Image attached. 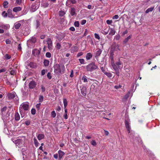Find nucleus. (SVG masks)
I'll list each match as a JSON object with an SVG mask.
<instances>
[{
	"instance_id": "nucleus-5",
	"label": "nucleus",
	"mask_w": 160,
	"mask_h": 160,
	"mask_svg": "<svg viewBox=\"0 0 160 160\" xmlns=\"http://www.w3.org/2000/svg\"><path fill=\"white\" fill-rule=\"evenodd\" d=\"M47 42L48 49L49 50H52V49L53 45L51 39L50 38H48Z\"/></svg>"
},
{
	"instance_id": "nucleus-41",
	"label": "nucleus",
	"mask_w": 160,
	"mask_h": 160,
	"mask_svg": "<svg viewBox=\"0 0 160 160\" xmlns=\"http://www.w3.org/2000/svg\"><path fill=\"white\" fill-rule=\"evenodd\" d=\"M94 37L96 38L98 40H99L100 39V37L99 35L97 33H95L94 34Z\"/></svg>"
},
{
	"instance_id": "nucleus-9",
	"label": "nucleus",
	"mask_w": 160,
	"mask_h": 160,
	"mask_svg": "<svg viewBox=\"0 0 160 160\" xmlns=\"http://www.w3.org/2000/svg\"><path fill=\"white\" fill-rule=\"evenodd\" d=\"M65 37V34L64 33H60L57 34L56 36V38H57L59 41H61Z\"/></svg>"
},
{
	"instance_id": "nucleus-49",
	"label": "nucleus",
	"mask_w": 160,
	"mask_h": 160,
	"mask_svg": "<svg viewBox=\"0 0 160 160\" xmlns=\"http://www.w3.org/2000/svg\"><path fill=\"white\" fill-rule=\"evenodd\" d=\"M129 94H130V92H128V93L126 95H125V96H124V98L125 99H127L129 97Z\"/></svg>"
},
{
	"instance_id": "nucleus-18",
	"label": "nucleus",
	"mask_w": 160,
	"mask_h": 160,
	"mask_svg": "<svg viewBox=\"0 0 160 160\" xmlns=\"http://www.w3.org/2000/svg\"><path fill=\"white\" fill-rule=\"evenodd\" d=\"M70 13L72 16L76 14L75 8H71Z\"/></svg>"
},
{
	"instance_id": "nucleus-36",
	"label": "nucleus",
	"mask_w": 160,
	"mask_h": 160,
	"mask_svg": "<svg viewBox=\"0 0 160 160\" xmlns=\"http://www.w3.org/2000/svg\"><path fill=\"white\" fill-rule=\"evenodd\" d=\"M120 35H117L115 36L114 39L116 40H118L120 39Z\"/></svg>"
},
{
	"instance_id": "nucleus-11",
	"label": "nucleus",
	"mask_w": 160,
	"mask_h": 160,
	"mask_svg": "<svg viewBox=\"0 0 160 160\" xmlns=\"http://www.w3.org/2000/svg\"><path fill=\"white\" fill-rule=\"evenodd\" d=\"M132 37V35H130L128 36V37L124 39L123 42V44L126 45L127 44V43L128 42L129 40H130Z\"/></svg>"
},
{
	"instance_id": "nucleus-60",
	"label": "nucleus",
	"mask_w": 160,
	"mask_h": 160,
	"mask_svg": "<svg viewBox=\"0 0 160 160\" xmlns=\"http://www.w3.org/2000/svg\"><path fill=\"white\" fill-rule=\"evenodd\" d=\"M121 87H122V86L121 85H119L118 86V85L115 86H114V88L116 89H118L120 88H121Z\"/></svg>"
},
{
	"instance_id": "nucleus-16",
	"label": "nucleus",
	"mask_w": 160,
	"mask_h": 160,
	"mask_svg": "<svg viewBox=\"0 0 160 160\" xmlns=\"http://www.w3.org/2000/svg\"><path fill=\"white\" fill-rule=\"evenodd\" d=\"M92 55L90 52L88 53L86 55V58L87 60H90L92 57Z\"/></svg>"
},
{
	"instance_id": "nucleus-4",
	"label": "nucleus",
	"mask_w": 160,
	"mask_h": 160,
	"mask_svg": "<svg viewBox=\"0 0 160 160\" xmlns=\"http://www.w3.org/2000/svg\"><path fill=\"white\" fill-rule=\"evenodd\" d=\"M36 85L37 83L35 81L32 80L29 82L28 84L29 88L30 89L35 88L36 90H37V89L36 88Z\"/></svg>"
},
{
	"instance_id": "nucleus-17",
	"label": "nucleus",
	"mask_w": 160,
	"mask_h": 160,
	"mask_svg": "<svg viewBox=\"0 0 160 160\" xmlns=\"http://www.w3.org/2000/svg\"><path fill=\"white\" fill-rule=\"evenodd\" d=\"M109 29L110 30V31L109 34L111 35H114L116 32L115 30L112 28H110Z\"/></svg>"
},
{
	"instance_id": "nucleus-63",
	"label": "nucleus",
	"mask_w": 160,
	"mask_h": 160,
	"mask_svg": "<svg viewBox=\"0 0 160 160\" xmlns=\"http://www.w3.org/2000/svg\"><path fill=\"white\" fill-rule=\"evenodd\" d=\"M11 41L8 39H7L6 41V42L7 44H10L11 43Z\"/></svg>"
},
{
	"instance_id": "nucleus-51",
	"label": "nucleus",
	"mask_w": 160,
	"mask_h": 160,
	"mask_svg": "<svg viewBox=\"0 0 160 160\" xmlns=\"http://www.w3.org/2000/svg\"><path fill=\"white\" fill-rule=\"evenodd\" d=\"M25 123L26 125L28 126L30 124V120H27L25 121Z\"/></svg>"
},
{
	"instance_id": "nucleus-14",
	"label": "nucleus",
	"mask_w": 160,
	"mask_h": 160,
	"mask_svg": "<svg viewBox=\"0 0 160 160\" xmlns=\"http://www.w3.org/2000/svg\"><path fill=\"white\" fill-rule=\"evenodd\" d=\"M22 22V21H19L18 22H16L14 24V28L16 29H18L20 28L21 26V24L20 23H19V22Z\"/></svg>"
},
{
	"instance_id": "nucleus-12",
	"label": "nucleus",
	"mask_w": 160,
	"mask_h": 160,
	"mask_svg": "<svg viewBox=\"0 0 160 160\" xmlns=\"http://www.w3.org/2000/svg\"><path fill=\"white\" fill-rule=\"evenodd\" d=\"M58 154L59 158V159L60 160L64 155L65 153L63 151H62L61 150H59L58 151Z\"/></svg>"
},
{
	"instance_id": "nucleus-46",
	"label": "nucleus",
	"mask_w": 160,
	"mask_h": 160,
	"mask_svg": "<svg viewBox=\"0 0 160 160\" xmlns=\"http://www.w3.org/2000/svg\"><path fill=\"white\" fill-rule=\"evenodd\" d=\"M47 77L49 79H51L52 78L51 73L50 72H48L47 74Z\"/></svg>"
},
{
	"instance_id": "nucleus-25",
	"label": "nucleus",
	"mask_w": 160,
	"mask_h": 160,
	"mask_svg": "<svg viewBox=\"0 0 160 160\" xmlns=\"http://www.w3.org/2000/svg\"><path fill=\"white\" fill-rule=\"evenodd\" d=\"M66 14V12L62 11H60L59 12V16L60 17L64 16Z\"/></svg>"
},
{
	"instance_id": "nucleus-58",
	"label": "nucleus",
	"mask_w": 160,
	"mask_h": 160,
	"mask_svg": "<svg viewBox=\"0 0 160 160\" xmlns=\"http://www.w3.org/2000/svg\"><path fill=\"white\" fill-rule=\"evenodd\" d=\"M121 62L120 61V60H119L118 62H117L115 63V65L117 66H119V65H121Z\"/></svg>"
},
{
	"instance_id": "nucleus-64",
	"label": "nucleus",
	"mask_w": 160,
	"mask_h": 160,
	"mask_svg": "<svg viewBox=\"0 0 160 160\" xmlns=\"http://www.w3.org/2000/svg\"><path fill=\"white\" fill-rule=\"evenodd\" d=\"M128 32V31L127 29H126L122 33V36H124L125 34H126Z\"/></svg>"
},
{
	"instance_id": "nucleus-48",
	"label": "nucleus",
	"mask_w": 160,
	"mask_h": 160,
	"mask_svg": "<svg viewBox=\"0 0 160 160\" xmlns=\"http://www.w3.org/2000/svg\"><path fill=\"white\" fill-rule=\"evenodd\" d=\"M10 73L12 75H14L16 74V72L14 70H12L10 71Z\"/></svg>"
},
{
	"instance_id": "nucleus-50",
	"label": "nucleus",
	"mask_w": 160,
	"mask_h": 160,
	"mask_svg": "<svg viewBox=\"0 0 160 160\" xmlns=\"http://www.w3.org/2000/svg\"><path fill=\"white\" fill-rule=\"evenodd\" d=\"M109 32V30H107L106 29H104V30L103 31L102 33L104 34H107Z\"/></svg>"
},
{
	"instance_id": "nucleus-54",
	"label": "nucleus",
	"mask_w": 160,
	"mask_h": 160,
	"mask_svg": "<svg viewBox=\"0 0 160 160\" xmlns=\"http://www.w3.org/2000/svg\"><path fill=\"white\" fill-rule=\"evenodd\" d=\"M83 54V53L82 52H80L78 53L77 55V57L78 58L81 56H82Z\"/></svg>"
},
{
	"instance_id": "nucleus-59",
	"label": "nucleus",
	"mask_w": 160,
	"mask_h": 160,
	"mask_svg": "<svg viewBox=\"0 0 160 160\" xmlns=\"http://www.w3.org/2000/svg\"><path fill=\"white\" fill-rule=\"evenodd\" d=\"M61 110V107L60 106H58L56 108V110L58 111H60Z\"/></svg>"
},
{
	"instance_id": "nucleus-42",
	"label": "nucleus",
	"mask_w": 160,
	"mask_h": 160,
	"mask_svg": "<svg viewBox=\"0 0 160 160\" xmlns=\"http://www.w3.org/2000/svg\"><path fill=\"white\" fill-rule=\"evenodd\" d=\"M7 109V107L6 106H5L1 110V112L2 113V114H3V112H5Z\"/></svg>"
},
{
	"instance_id": "nucleus-3",
	"label": "nucleus",
	"mask_w": 160,
	"mask_h": 160,
	"mask_svg": "<svg viewBox=\"0 0 160 160\" xmlns=\"http://www.w3.org/2000/svg\"><path fill=\"white\" fill-rule=\"evenodd\" d=\"M29 109V105L26 102L22 103L20 106L19 110L28 111Z\"/></svg>"
},
{
	"instance_id": "nucleus-28",
	"label": "nucleus",
	"mask_w": 160,
	"mask_h": 160,
	"mask_svg": "<svg viewBox=\"0 0 160 160\" xmlns=\"http://www.w3.org/2000/svg\"><path fill=\"white\" fill-rule=\"evenodd\" d=\"M33 141L35 146L36 147H38V146L39 143L38 142V141L35 138H33Z\"/></svg>"
},
{
	"instance_id": "nucleus-1",
	"label": "nucleus",
	"mask_w": 160,
	"mask_h": 160,
	"mask_svg": "<svg viewBox=\"0 0 160 160\" xmlns=\"http://www.w3.org/2000/svg\"><path fill=\"white\" fill-rule=\"evenodd\" d=\"M54 72L57 75H60L64 73L65 68L64 65L59 64H55L53 66Z\"/></svg>"
},
{
	"instance_id": "nucleus-21",
	"label": "nucleus",
	"mask_w": 160,
	"mask_h": 160,
	"mask_svg": "<svg viewBox=\"0 0 160 160\" xmlns=\"http://www.w3.org/2000/svg\"><path fill=\"white\" fill-rule=\"evenodd\" d=\"M20 118V117L18 113H16L15 114V119L16 121H18Z\"/></svg>"
},
{
	"instance_id": "nucleus-57",
	"label": "nucleus",
	"mask_w": 160,
	"mask_h": 160,
	"mask_svg": "<svg viewBox=\"0 0 160 160\" xmlns=\"http://www.w3.org/2000/svg\"><path fill=\"white\" fill-rule=\"evenodd\" d=\"M21 116L22 118L24 117V113H23V111L21 110H19Z\"/></svg>"
},
{
	"instance_id": "nucleus-43",
	"label": "nucleus",
	"mask_w": 160,
	"mask_h": 160,
	"mask_svg": "<svg viewBox=\"0 0 160 160\" xmlns=\"http://www.w3.org/2000/svg\"><path fill=\"white\" fill-rule=\"evenodd\" d=\"M2 15L4 17H6L8 16V13L7 12H6L5 11H3L2 13Z\"/></svg>"
},
{
	"instance_id": "nucleus-19",
	"label": "nucleus",
	"mask_w": 160,
	"mask_h": 160,
	"mask_svg": "<svg viewBox=\"0 0 160 160\" xmlns=\"http://www.w3.org/2000/svg\"><path fill=\"white\" fill-rule=\"evenodd\" d=\"M101 52L102 50L101 49H99V50H98L96 53L95 57L97 58L98 57L101 55Z\"/></svg>"
},
{
	"instance_id": "nucleus-32",
	"label": "nucleus",
	"mask_w": 160,
	"mask_h": 160,
	"mask_svg": "<svg viewBox=\"0 0 160 160\" xmlns=\"http://www.w3.org/2000/svg\"><path fill=\"white\" fill-rule=\"evenodd\" d=\"M5 59L6 60H8L11 58V56L7 54L4 56Z\"/></svg>"
},
{
	"instance_id": "nucleus-6",
	"label": "nucleus",
	"mask_w": 160,
	"mask_h": 160,
	"mask_svg": "<svg viewBox=\"0 0 160 160\" xmlns=\"http://www.w3.org/2000/svg\"><path fill=\"white\" fill-rule=\"evenodd\" d=\"M130 124L129 120L128 119L126 120L125 121V125L128 133L130 132L131 127Z\"/></svg>"
},
{
	"instance_id": "nucleus-53",
	"label": "nucleus",
	"mask_w": 160,
	"mask_h": 160,
	"mask_svg": "<svg viewBox=\"0 0 160 160\" xmlns=\"http://www.w3.org/2000/svg\"><path fill=\"white\" fill-rule=\"evenodd\" d=\"M91 143L92 145L94 146H95L97 145L96 142L94 140L92 141L91 142Z\"/></svg>"
},
{
	"instance_id": "nucleus-37",
	"label": "nucleus",
	"mask_w": 160,
	"mask_h": 160,
	"mask_svg": "<svg viewBox=\"0 0 160 160\" xmlns=\"http://www.w3.org/2000/svg\"><path fill=\"white\" fill-rule=\"evenodd\" d=\"M41 105V103H39L38 104H37L36 105V108L37 110L39 111L40 109V106Z\"/></svg>"
},
{
	"instance_id": "nucleus-34",
	"label": "nucleus",
	"mask_w": 160,
	"mask_h": 160,
	"mask_svg": "<svg viewBox=\"0 0 160 160\" xmlns=\"http://www.w3.org/2000/svg\"><path fill=\"white\" fill-rule=\"evenodd\" d=\"M105 74L108 77L111 78L112 76V74L110 72H106Z\"/></svg>"
},
{
	"instance_id": "nucleus-23",
	"label": "nucleus",
	"mask_w": 160,
	"mask_h": 160,
	"mask_svg": "<svg viewBox=\"0 0 160 160\" xmlns=\"http://www.w3.org/2000/svg\"><path fill=\"white\" fill-rule=\"evenodd\" d=\"M154 9V7H151L148 8L146 11L145 13H148L150 12H152Z\"/></svg>"
},
{
	"instance_id": "nucleus-35",
	"label": "nucleus",
	"mask_w": 160,
	"mask_h": 160,
	"mask_svg": "<svg viewBox=\"0 0 160 160\" xmlns=\"http://www.w3.org/2000/svg\"><path fill=\"white\" fill-rule=\"evenodd\" d=\"M78 60L81 64H85V63H84L85 60L83 59L79 58V59Z\"/></svg>"
},
{
	"instance_id": "nucleus-40",
	"label": "nucleus",
	"mask_w": 160,
	"mask_h": 160,
	"mask_svg": "<svg viewBox=\"0 0 160 160\" xmlns=\"http://www.w3.org/2000/svg\"><path fill=\"white\" fill-rule=\"evenodd\" d=\"M112 66L113 67V69L115 71H116L117 70H118V68L117 67V66L114 64H112Z\"/></svg>"
},
{
	"instance_id": "nucleus-39",
	"label": "nucleus",
	"mask_w": 160,
	"mask_h": 160,
	"mask_svg": "<svg viewBox=\"0 0 160 160\" xmlns=\"http://www.w3.org/2000/svg\"><path fill=\"white\" fill-rule=\"evenodd\" d=\"M56 47L58 49H60L61 47V44L59 42L57 43L56 44Z\"/></svg>"
},
{
	"instance_id": "nucleus-56",
	"label": "nucleus",
	"mask_w": 160,
	"mask_h": 160,
	"mask_svg": "<svg viewBox=\"0 0 160 160\" xmlns=\"http://www.w3.org/2000/svg\"><path fill=\"white\" fill-rule=\"evenodd\" d=\"M22 0H16V2L18 4L20 5L22 2Z\"/></svg>"
},
{
	"instance_id": "nucleus-26",
	"label": "nucleus",
	"mask_w": 160,
	"mask_h": 160,
	"mask_svg": "<svg viewBox=\"0 0 160 160\" xmlns=\"http://www.w3.org/2000/svg\"><path fill=\"white\" fill-rule=\"evenodd\" d=\"M63 102L64 103V106L65 108L67 106L68 104V101H67V100L66 98H63Z\"/></svg>"
},
{
	"instance_id": "nucleus-45",
	"label": "nucleus",
	"mask_w": 160,
	"mask_h": 160,
	"mask_svg": "<svg viewBox=\"0 0 160 160\" xmlns=\"http://www.w3.org/2000/svg\"><path fill=\"white\" fill-rule=\"evenodd\" d=\"M79 25L78 21H75L74 23V25L76 27H79Z\"/></svg>"
},
{
	"instance_id": "nucleus-7",
	"label": "nucleus",
	"mask_w": 160,
	"mask_h": 160,
	"mask_svg": "<svg viewBox=\"0 0 160 160\" xmlns=\"http://www.w3.org/2000/svg\"><path fill=\"white\" fill-rule=\"evenodd\" d=\"M41 50V48H40L39 50L36 48L34 49L32 51V54L35 57H38L40 53Z\"/></svg>"
},
{
	"instance_id": "nucleus-31",
	"label": "nucleus",
	"mask_w": 160,
	"mask_h": 160,
	"mask_svg": "<svg viewBox=\"0 0 160 160\" xmlns=\"http://www.w3.org/2000/svg\"><path fill=\"white\" fill-rule=\"evenodd\" d=\"M43 97L42 95H40L39 97V102H42L43 100Z\"/></svg>"
},
{
	"instance_id": "nucleus-10",
	"label": "nucleus",
	"mask_w": 160,
	"mask_h": 160,
	"mask_svg": "<svg viewBox=\"0 0 160 160\" xmlns=\"http://www.w3.org/2000/svg\"><path fill=\"white\" fill-rule=\"evenodd\" d=\"M81 92L83 96H86L87 94V89L86 87H82L81 89Z\"/></svg>"
},
{
	"instance_id": "nucleus-13",
	"label": "nucleus",
	"mask_w": 160,
	"mask_h": 160,
	"mask_svg": "<svg viewBox=\"0 0 160 160\" xmlns=\"http://www.w3.org/2000/svg\"><path fill=\"white\" fill-rule=\"evenodd\" d=\"M112 48H113L114 49H118L120 50L119 45L117 44L115 42H114L113 43L112 46Z\"/></svg>"
},
{
	"instance_id": "nucleus-8",
	"label": "nucleus",
	"mask_w": 160,
	"mask_h": 160,
	"mask_svg": "<svg viewBox=\"0 0 160 160\" xmlns=\"http://www.w3.org/2000/svg\"><path fill=\"white\" fill-rule=\"evenodd\" d=\"M16 93L15 92H13L12 93H8L7 94L8 99L9 100H11L13 99L15 96Z\"/></svg>"
},
{
	"instance_id": "nucleus-2",
	"label": "nucleus",
	"mask_w": 160,
	"mask_h": 160,
	"mask_svg": "<svg viewBox=\"0 0 160 160\" xmlns=\"http://www.w3.org/2000/svg\"><path fill=\"white\" fill-rule=\"evenodd\" d=\"M98 68V66L95 62H92L86 66V69L87 72H92Z\"/></svg>"
},
{
	"instance_id": "nucleus-33",
	"label": "nucleus",
	"mask_w": 160,
	"mask_h": 160,
	"mask_svg": "<svg viewBox=\"0 0 160 160\" xmlns=\"http://www.w3.org/2000/svg\"><path fill=\"white\" fill-rule=\"evenodd\" d=\"M8 16L9 17L11 18L12 14V10L11 9H8Z\"/></svg>"
},
{
	"instance_id": "nucleus-47",
	"label": "nucleus",
	"mask_w": 160,
	"mask_h": 160,
	"mask_svg": "<svg viewBox=\"0 0 160 160\" xmlns=\"http://www.w3.org/2000/svg\"><path fill=\"white\" fill-rule=\"evenodd\" d=\"M31 113L32 115L35 114L36 113V110L34 108H32L31 110Z\"/></svg>"
},
{
	"instance_id": "nucleus-22",
	"label": "nucleus",
	"mask_w": 160,
	"mask_h": 160,
	"mask_svg": "<svg viewBox=\"0 0 160 160\" xmlns=\"http://www.w3.org/2000/svg\"><path fill=\"white\" fill-rule=\"evenodd\" d=\"M49 61L47 59H45L43 61L44 65L46 66H48L49 65Z\"/></svg>"
},
{
	"instance_id": "nucleus-44",
	"label": "nucleus",
	"mask_w": 160,
	"mask_h": 160,
	"mask_svg": "<svg viewBox=\"0 0 160 160\" xmlns=\"http://www.w3.org/2000/svg\"><path fill=\"white\" fill-rule=\"evenodd\" d=\"M46 56L48 58H50L51 57V54L49 52H47L46 53Z\"/></svg>"
},
{
	"instance_id": "nucleus-24",
	"label": "nucleus",
	"mask_w": 160,
	"mask_h": 160,
	"mask_svg": "<svg viewBox=\"0 0 160 160\" xmlns=\"http://www.w3.org/2000/svg\"><path fill=\"white\" fill-rule=\"evenodd\" d=\"M78 50V48L77 46L72 47L71 48V50L72 52H77Z\"/></svg>"
},
{
	"instance_id": "nucleus-55",
	"label": "nucleus",
	"mask_w": 160,
	"mask_h": 160,
	"mask_svg": "<svg viewBox=\"0 0 160 160\" xmlns=\"http://www.w3.org/2000/svg\"><path fill=\"white\" fill-rule=\"evenodd\" d=\"M86 22V20L84 19H83L81 21V24L82 25H83L85 24Z\"/></svg>"
},
{
	"instance_id": "nucleus-61",
	"label": "nucleus",
	"mask_w": 160,
	"mask_h": 160,
	"mask_svg": "<svg viewBox=\"0 0 160 160\" xmlns=\"http://www.w3.org/2000/svg\"><path fill=\"white\" fill-rule=\"evenodd\" d=\"M115 73L118 76H119L120 75V73L119 72V70H117L116 71H115Z\"/></svg>"
},
{
	"instance_id": "nucleus-30",
	"label": "nucleus",
	"mask_w": 160,
	"mask_h": 160,
	"mask_svg": "<svg viewBox=\"0 0 160 160\" xmlns=\"http://www.w3.org/2000/svg\"><path fill=\"white\" fill-rule=\"evenodd\" d=\"M8 3L7 1H4L3 3V5L4 7L5 8H7L8 7Z\"/></svg>"
},
{
	"instance_id": "nucleus-52",
	"label": "nucleus",
	"mask_w": 160,
	"mask_h": 160,
	"mask_svg": "<svg viewBox=\"0 0 160 160\" xmlns=\"http://www.w3.org/2000/svg\"><path fill=\"white\" fill-rule=\"evenodd\" d=\"M112 21L111 20H107L106 21V23L110 25L112 23Z\"/></svg>"
},
{
	"instance_id": "nucleus-62",
	"label": "nucleus",
	"mask_w": 160,
	"mask_h": 160,
	"mask_svg": "<svg viewBox=\"0 0 160 160\" xmlns=\"http://www.w3.org/2000/svg\"><path fill=\"white\" fill-rule=\"evenodd\" d=\"M6 71V69L5 68H3L0 69V73L5 72Z\"/></svg>"
},
{
	"instance_id": "nucleus-38",
	"label": "nucleus",
	"mask_w": 160,
	"mask_h": 160,
	"mask_svg": "<svg viewBox=\"0 0 160 160\" xmlns=\"http://www.w3.org/2000/svg\"><path fill=\"white\" fill-rule=\"evenodd\" d=\"M51 115L52 117L54 118L56 116V113L54 111H53L51 113Z\"/></svg>"
},
{
	"instance_id": "nucleus-27",
	"label": "nucleus",
	"mask_w": 160,
	"mask_h": 160,
	"mask_svg": "<svg viewBox=\"0 0 160 160\" xmlns=\"http://www.w3.org/2000/svg\"><path fill=\"white\" fill-rule=\"evenodd\" d=\"M31 8H32V11L33 12L36 11L38 8V7H36L35 5H32V6Z\"/></svg>"
},
{
	"instance_id": "nucleus-15",
	"label": "nucleus",
	"mask_w": 160,
	"mask_h": 160,
	"mask_svg": "<svg viewBox=\"0 0 160 160\" xmlns=\"http://www.w3.org/2000/svg\"><path fill=\"white\" fill-rule=\"evenodd\" d=\"M22 8L20 7H17L14 8L13 9V11L17 12H18L21 11L22 10Z\"/></svg>"
},
{
	"instance_id": "nucleus-20",
	"label": "nucleus",
	"mask_w": 160,
	"mask_h": 160,
	"mask_svg": "<svg viewBox=\"0 0 160 160\" xmlns=\"http://www.w3.org/2000/svg\"><path fill=\"white\" fill-rule=\"evenodd\" d=\"M44 137V135L42 134H39L37 137L38 139L39 140H41Z\"/></svg>"
},
{
	"instance_id": "nucleus-29",
	"label": "nucleus",
	"mask_w": 160,
	"mask_h": 160,
	"mask_svg": "<svg viewBox=\"0 0 160 160\" xmlns=\"http://www.w3.org/2000/svg\"><path fill=\"white\" fill-rule=\"evenodd\" d=\"M87 77L85 75H84V76H83L82 78V80H83V82H88V81L87 80Z\"/></svg>"
}]
</instances>
